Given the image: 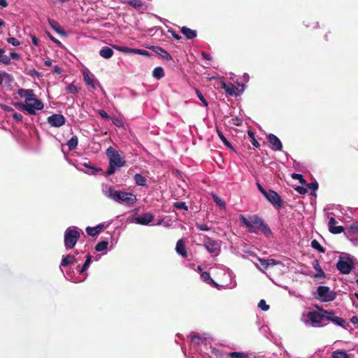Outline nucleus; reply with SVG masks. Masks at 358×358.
<instances>
[{"mask_svg": "<svg viewBox=\"0 0 358 358\" xmlns=\"http://www.w3.org/2000/svg\"><path fill=\"white\" fill-rule=\"evenodd\" d=\"M92 263V256L83 250L64 256L59 266L66 280L75 283L83 282L87 277V270Z\"/></svg>", "mask_w": 358, "mask_h": 358, "instance_id": "f257e3e1", "label": "nucleus"}, {"mask_svg": "<svg viewBox=\"0 0 358 358\" xmlns=\"http://www.w3.org/2000/svg\"><path fill=\"white\" fill-rule=\"evenodd\" d=\"M101 192L108 199L125 206L131 207L137 201L136 196L132 192L116 190L113 186L106 184L101 185Z\"/></svg>", "mask_w": 358, "mask_h": 358, "instance_id": "f03ea898", "label": "nucleus"}, {"mask_svg": "<svg viewBox=\"0 0 358 358\" xmlns=\"http://www.w3.org/2000/svg\"><path fill=\"white\" fill-rule=\"evenodd\" d=\"M239 218L241 224L248 228L249 232L258 234V231L259 230L266 236H271L272 235L270 227L259 216L252 215L246 218L241 215Z\"/></svg>", "mask_w": 358, "mask_h": 358, "instance_id": "7ed1b4c3", "label": "nucleus"}, {"mask_svg": "<svg viewBox=\"0 0 358 358\" xmlns=\"http://www.w3.org/2000/svg\"><path fill=\"white\" fill-rule=\"evenodd\" d=\"M81 234H83V231L76 226L69 227L65 230L64 244L66 250H71L76 246Z\"/></svg>", "mask_w": 358, "mask_h": 358, "instance_id": "20e7f679", "label": "nucleus"}, {"mask_svg": "<svg viewBox=\"0 0 358 358\" xmlns=\"http://www.w3.org/2000/svg\"><path fill=\"white\" fill-rule=\"evenodd\" d=\"M322 313L310 311L307 314L306 322L312 327H322L326 321V313L320 309Z\"/></svg>", "mask_w": 358, "mask_h": 358, "instance_id": "39448f33", "label": "nucleus"}, {"mask_svg": "<svg viewBox=\"0 0 358 358\" xmlns=\"http://www.w3.org/2000/svg\"><path fill=\"white\" fill-rule=\"evenodd\" d=\"M203 246L212 257L217 256L221 250V241L204 236Z\"/></svg>", "mask_w": 358, "mask_h": 358, "instance_id": "423d86ee", "label": "nucleus"}, {"mask_svg": "<svg viewBox=\"0 0 358 358\" xmlns=\"http://www.w3.org/2000/svg\"><path fill=\"white\" fill-rule=\"evenodd\" d=\"M354 268L353 259L350 256L340 257L336 263V268L342 274H349Z\"/></svg>", "mask_w": 358, "mask_h": 358, "instance_id": "0eeeda50", "label": "nucleus"}, {"mask_svg": "<svg viewBox=\"0 0 358 358\" xmlns=\"http://www.w3.org/2000/svg\"><path fill=\"white\" fill-rule=\"evenodd\" d=\"M106 154L109 157V164L117 168L124 166L125 161L120 157V154L112 147L106 150Z\"/></svg>", "mask_w": 358, "mask_h": 358, "instance_id": "6e6552de", "label": "nucleus"}, {"mask_svg": "<svg viewBox=\"0 0 358 358\" xmlns=\"http://www.w3.org/2000/svg\"><path fill=\"white\" fill-rule=\"evenodd\" d=\"M317 293L319 299L324 302L332 301L336 297V292L330 290L329 287L327 286H319L317 289Z\"/></svg>", "mask_w": 358, "mask_h": 358, "instance_id": "1a4fd4ad", "label": "nucleus"}, {"mask_svg": "<svg viewBox=\"0 0 358 358\" xmlns=\"http://www.w3.org/2000/svg\"><path fill=\"white\" fill-rule=\"evenodd\" d=\"M195 351L199 352L203 357L206 355L210 358H220L222 357L221 352L217 349L211 345L208 346V343L204 344V349L195 348Z\"/></svg>", "mask_w": 358, "mask_h": 358, "instance_id": "9d476101", "label": "nucleus"}, {"mask_svg": "<svg viewBox=\"0 0 358 358\" xmlns=\"http://www.w3.org/2000/svg\"><path fill=\"white\" fill-rule=\"evenodd\" d=\"M154 220V216L150 213H145L141 215L133 216L131 222L141 225H149Z\"/></svg>", "mask_w": 358, "mask_h": 358, "instance_id": "9b49d317", "label": "nucleus"}, {"mask_svg": "<svg viewBox=\"0 0 358 358\" xmlns=\"http://www.w3.org/2000/svg\"><path fill=\"white\" fill-rule=\"evenodd\" d=\"M26 103V111L31 115H35L37 110H41L44 108L43 103L37 98L32 99L31 101H28Z\"/></svg>", "mask_w": 358, "mask_h": 358, "instance_id": "f8f14e48", "label": "nucleus"}, {"mask_svg": "<svg viewBox=\"0 0 358 358\" xmlns=\"http://www.w3.org/2000/svg\"><path fill=\"white\" fill-rule=\"evenodd\" d=\"M324 313H326V320L331 321L335 324L342 327L345 329L349 327V324L347 323L343 318L336 316L333 311L324 310Z\"/></svg>", "mask_w": 358, "mask_h": 358, "instance_id": "ddd939ff", "label": "nucleus"}, {"mask_svg": "<svg viewBox=\"0 0 358 358\" xmlns=\"http://www.w3.org/2000/svg\"><path fill=\"white\" fill-rule=\"evenodd\" d=\"M83 79L86 85L96 90L97 87H101L99 82L96 80L93 74L89 70L86 69L83 72Z\"/></svg>", "mask_w": 358, "mask_h": 358, "instance_id": "4468645a", "label": "nucleus"}, {"mask_svg": "<svg viewBox=\"0 0 358 358\" xmlns=\"http://www.w3.org/2000/svg\"><path fill=\"white\" fill-rule=\"evenodd\" d=\"M47 122L53 127H60L66 122L64 116L62 114H54L49 116Z\"/></svg>", "mask_w": 358, "mask_h": 358, "instance_id": "2eb2a0df", "label": "nucleus"}, {"mask_svg": "<svg viewBox=\"0 0 358 358\" xmlns=\"http://www.w3.org/2000/svg\"><path fill=\"white\" fill-rule=\"evenodd\" d=\"M264 196L271 203L282 207V199L276 192L269 189Z\"/></svg>", "mask_w": 358, "mask_h": 358, "instance_id": "dca6fc26", "label": "nucleus"}, {"mask_svg": "<svg viewBox=\"0 0 358 358\" xmlns=\"http://www.w3.org/2000/svg\"><path fill=\"white\" fill-rule=\"evenodd\" d=\"M268 143L271 144V148L274 151H281L282 144L280 140L274 134H269L266 136Z\"/></svg>", "mask_w": 358, "mask_h": 358, "instance_id": "f3484780", "label": "nucleus"}, {"mask_svg": "<svg viewBox=\"0 0 358 358\" xmlns=\"http://www.w3.org/2000/svg\"><path fill=\"white\" fill-rule=\"evenodd\" d=\"M336 223L337 222L333 217L329 218L328 227L331 234H338L344 231V228L342 226H336Z\"/></svg>", "mask_w": 358, "mask_h": 358, "instance_id": "a211bd4d", "label": "nucleus"}, {"mask_svg": "<svg viewBox=\"0 0 358 358\" xmlns=\"http://www.w3.org/2000/svg\"><path fill=\"white\" fill-rule=\"evenodd\" d=\"M176 252L178 255L184 258L187 257V251L186 250L185 242L182 238L177 241L176 245Z\"/></svg>", "mask_w": 358, "mask_h": 358, "instance_id": "6ab92c4d", "label": "nucleus"}, {"mask_svg": "<svg viewBox=\"0 0 358 358\" xmlns=\"http://www.w3.org/2000/svg\"><path fill=\"white\" fill-rule=\"evenodd\" d=\"M17 94L24 99V102L31 101L32 99L36 98L34 91L32 90L20 89L17 91Z\"/></svg>", "mask_w": 358, "mask_h": 358, "instance_id": "aec40b11", "label": "nucleus"}, {"mask_svg": "<svg viewBox=\"0 0 358 358\" xmlns=\"http://www.w3.org/2000/svg\"><path fill=\"white\" fill-rule=\"evenodd\" d=\"M191 341L194 345H201V349H204V344L207 343L206 338L200 335L192 334Z\"/></svg>", "mask_w": 358, "mask_h": 358, "instance_id": "412c9836", "label": "nucleus"}, {"mask_svg": "<svg viewBox=\"0 0 358 358\" xmlns=\"http://www.w3.org/2000/svg\"><path fill=\"white\" fill-rule=\"evenodd\" d=\"M48 22L49 25L51 27V28L55 32H57V34H59V35H62V36L66 35L65 31L62 29V27L58 22H57L52 19L48 18Z\"/></svg>", "mask_w": 358, "mask_h": 358, "instance_id": "4be33fe9", "label": "nucleus"}, {"mask_svg": "<svg viewBox=\"0 0 358 358\" xmlns=\"http://www.w3.org/2000/svg\"><path fill=\"white\" fill-rule=\"evenodd\" d=\"M152 50L159 55H160L162 58L165 59L167 61L172 60V57L171 55L165 50L164 48L159 46H153Z\"/></svg>", "mask_w": 358, "mask_h": 358, "instance_id": "5701e85b", "label": "nucleus"}, {"mask_svg": "<svg viewBox=\"0 0 358 358\" xmlns=\"http://www.w3.org/2000/svg\"><path fill=\"white\" fill-rule=\"evenodd\" d=\"M313 268L317 271L314 275L315 278H324L325 273L320 265V262L317 259H315L312 263Z\"/></svg>", "mask_w": 358, "mask_h": 358, "instance_id": "b1692460", "label": "nucleus"}, {"mask_svg": "<svg viewBox=\"0 0 358 358\" xmlns=\"http://www.w3.org/2000/svg\"><path fill=\"white\" fill-rule=\"evenodd\" d=\"M181 32L185 36L187 39H193L196 37L197 34L196 30H193L185 26L181 28Z\"/></svg>", "mask_w": 358, "mask_h": 358, "instance_id": "393cba45", "label": "nucleus"}, {"mask_svg": "<svg viewBox=\"0 0 358 358\" xmlns=\"http://www.w3.org/2000/svg\"><path fill=\"white\" fill-rule=\"evenodd\" d=\"M80 165L83 166L87 169L86 171H83L87 174H96L99 171H101V169L94 166L90 162H84V163L80 164Z\"/></svg>", "mask_w": 358, "mask_h": 358, "instance_id": "a878e982", "label": "nucleus"}, {"mask_svg": "<svg viewBox=\"0 0 358 358\" xmlns=\"http://www.w3.org/2000/svg\"><path fill=\"white\" fill-rule=\"evenodd\" d=\"M99 55L104 59H110L113 55V50L112 48L105 46L100 50Z\"/></svg>", "mask_w": 358, "mask_h": 358, "instance_id": "bb28decb", "label": "nucleus"}, {"mask_svg": "<svg viewBox=\"0 0 358 358\" xmlns=\"http://www.w3.org/2000/svg\"><path fill=\"white\" fill-rule=\"evenodd\" d=\"M135 183L138 186L145 187L147 185L146 179L140 173H136L134 176Z\"/></svg>", "mask_w": 358, "mask_h": 358, "instance_id": "cd10ccee", "label": "nucleus"}, {"mask_svg": "<svg viewBox=\"0 0 358 358\" xmlns=\"http://www.w3.org/2000/svg\"><path fill=\"white\" fill-rule=\"evenodd\" d=\"M201 279L203 281L207 282L209 285H214L217 286V285L215 282V281L210 278V273L208 272H202L201 273Z\"/></svg>", "mask_w": 358, "mask_h": 358, "instance_id": "c85d7f7f", "label": "nucleus"}, {"mask_svg": "<svg viewBox=\"0 0 358 358\" xmlns=\"http://www.w3.org/2000/svg\"><path fill=\"white\" fill-rule=\"evenodd\" d=\"M152 76L157 80L161 79L164 76V71L162 67L157 66L152 71Z\"/></svg>", "mask_w": 358, "mask_h": 358, "instance_id": "c756f323", "label": "nucleus"}, {"mask_svg": "<svg viewBox=\"0 0 358 358\" xmlns=\"http://www.w3.org/2000/svg\"><path fill=\"white\" fill-rule=\"evenodd\" d=\"M78 139L76 136H73L67 142L69 150H74L78 146Z\"/></svg>", "mask_w": 358, "mask_h": 358, "instance_id": "7c9ffc66", "label": "nucleus"}, {"mask_svg": "<svg viewBox=\"0 0 358 358\" xmlns=\"http://www.w3.org/2000/svg\"><path fill=\"white\" fill-rule=\"evenodd\" d=\"M222 87L230 96L236 95V90H238V87H234V86L231 87V86L228 85L227 84H226L225 83H222Z\"/></svg>", "mask_w": 358, "mask_h": 358, "instance_id": "2f4dec72", "label": "nucleus"}, {"mask_svg": "<svg viewBox=\"0 0 358 358\" xmlns=\"http://www.w3.org/2000/svg\"><path fill=\"white\" fill-rule=\"evenodd\" d=\"M332 358H349L348 353L343 350H337L332 353Z\"/></svg>", "mask_w": 358, "mask_h": 358, "instance_id": "473e14b6", "label": "nucleus"}, {"mask_svg": "<svg viewBox=\"0 0 358 358\" xmlns=\"http://www.w3.org/2000/svg\"><path fill=\"white\" fill-rule=\"evenodd\" d=\"M108 243L107 241L99 242L96 246L95 250L97 252H102L108 248Z\"/></svg>", "mask_w": 358, "mask_h": 358, "instance_id": "72a5a7b5", "label": "nucleus"}, {"mask_svg": "<svg viewBox=\"0 0 358 358\" xmlns=\"http://www.w3.org/2000/svg\"><path fill=\"white\" fill-rule=\"evenodd\" d=\"M311 246L320 252H324V249L317 240H313L311 241Z\"/></svg>", "mask_w": 358, "mask_h": 358, "instance_id": "f704fd0d", "label": "nucleus"}, {"mask_svg": "<svg viewBox=\"0 0 358 358\" xmlns=\"http://www.w3.org/2000/svg\"><path fill=\"white\" fill-rule=\"evenodd\" d=\"M128 4L136 8H140L143 6V2L141 0H129Z\"/></svg>", "mask_w": 358, "mask_h": 358, "instance_id": "c9c22d12", "label": "nucleus"}, {"mask_svg": "<svg viewBox=\"0 0 358 358\" xmlns=\"http://www.w3.org/2000/svg\"><path fill=\"white\" fill-rule=\"evenodd\" d=\"M217 134L220 138V140L222 141V143L228 148H232V146L231 143L227 141V139L225 138L224 134L220 131L217 130Z\"/></svg>", "mask_w": 358, "mask_h": 358, "instance_id": "e433bc0d", "label": "nucleus"}, {"mask_svg": "<svg viewBox=\"0 0 358 358\" xmlns=\"http://www.w3.org/2000/svg\"><path fill=\"white\" fill-rule=\"evenodd\" d=\"M66 92L69 94H76L78 92V88L73 84H69L66 87Z\"/></svg>", "mask_w": 358, "mask_h": 358, "instance_id": "4c0bfd02", "label": "nucleus"}, {"mask_svg": "<svg viewBox=\"0 0 358 358\" xmlns=\"http://www.w3.org/2000/svg\"><path fill=\"white\" fill-rule=\"evenodd\" d=\"M112 122L113 124L117 127H122L124 126V122L120 117H112Z\"/></svg>", "mask_w": 358, "mask_h": 358, "instance_id": "58836bf2", "label": "nucleus"}, {"mask_svg": "<svg viewBox=\"0 0 358 358\" xmlns=\"http://www.w3.org/2000/svg\"><path fill=\"white\" fill-rule=\"evenodd\" d=\"M292 178L298 180L302 185H306V181L301 174L293 173Z\"/></svg>", "mask_w": 358, "mask_h": 358, "instance_id": "ea45409f", "label": "nucleus"}, {"mask_svg": "<svg viewBox=\"0 0 358 358\" xmlns=\"http://www.w3.org/2000/svg\"><path fill=\"white\" fill-rule=\"evenodd\" d=\"M86 232L89 236H90L92 237H94L99 234L98 230L96 229H95L94 227H87L86 228Z\"/></svg>", "mask_w": 358, "mask_h": 358, "instance_id": "a19ab883", "label": "nucleus"}, {"mask_svg": "<svg viewBox=\"0 0 358 358\" xmlns=\"http://www.w3.org/2000/svg\"><path fill=\"white\" fill-rule=\"evenodd\" d=\"M308 188L311 191L312 194H315V192L318 189V183L315 181L314 182H310L307 184Z\"/></svg>", "mask_w": 358, "mask_h": 358, "instance_id": "79ce46f5", "label": "nucleus"}, {"mask_svg": "<svg viewBox=\"0 0 358 358\" xmlns=\"http://www.w3.org/2000/svg\"><path fill=\"white\" fill-rule=\"evenodd\" d=\"M195 92H196V94L198 98L203 103V106L205 107H208V101H206L205 97L203 96L201 92L197 89L195 90Z\"/></svg>", "mask_w": 358, "mask_h": 358, "instance_id": "37998d69", "label": "nucleus"}, {"mask_svg": "<svg viewBox=\"0 0 358 358\" xmlns=\"http://www.w3.org/2000/svg\"><path fill=\"white\" fill-rule=\"evenodd\" d=\"M258 307L264 311H267L269 309V306L266 304L265 300L264 299L259 301Z\"/></svg>", "mask_w": 358, "mask_h": 358, "instance_id": "c03bdc74", "label": "nucleus"}, {"mask_svg": "<svg viewBox=\"0 0 358 358\" xmlns=\"http://www.w3.org/2000/svg\"><path fill=\"white\" fill-rule=\"evenodd\" d=\"M258 260L264 269H266L270 266V262H273V259H264L260 258H259Z\"/></svg>", "mask_w": 358, "mask_h": 358, "instance_id": "a18cd8bd", "label": "nucleus"}, {"mask_svg": "<svg viewBox=\"0 0 358 358\" xmlns=\"http://www.w3.org/2000/svg\"><path fill=\"white\" fill-rule=\"evenodd\" d=\"M0 62L3 63L5 64H9L10 63V58L8 56L4 55L3 53H1Z\"/></svg>", "mask_w": 358, "mask_h": 358, "instance_id": "49530a36", "label": "nucleus"}, {"mask_svg": "<svg viewBox=\"0 0 358 358\" xmlns=\"http://www.w3.org/2000/svg\"><path fill=\"white\" fill-rule=\"evenodd\" d=\"M196 227L200 231H208L210 230V227L206 224L196 223Z\"/></svg>", "mask_w": 358, "mask_h": 358, "instance_id": "de8ad7c7", "label": "nucleus"}, {"mask_svg": "<svg viewBox=\"0 0 358 358\" xmlns=\"http://www.w3.org/2000/svg\"><path fill=\"white\" fill-rule=\"evenodd\" d=\"M174 206L178 209H183L187 210V206L185 202L178 201L174 203Z\"/></svg>", "mask_w": 358, "mask_h": 358, "instance_id": "09e8293b", "label": "nucleus"}, {"mask_svg": "<svg viewBox=\"0 0 358 358\" xmlns=\"http://www.w3.org/2000/svg\"><path fill=\"white\" fill-rule=\"evenodd\" d=\"M7 42L12 44L13 46H18L20 44V41L14 37L8 38Z\"/></svg>", "mask_w": 358, "mask_h": 358, "instance_id": "8fccbe9b", "label": "nucleus"}, {"mask_svg": "<svg viewBox=\"0 0 358 358\" xmlns=\"http://www.w3.org/2000/svg\"><path fill=\"white\" fill-rule=\"evenodd\" d=\"M229 355L231 358H239L245 357V354L243 352H230Z\"/></svg>", "mask_w": 358, "mask_h": 358, "instance_id": "3c124183", "label": "nucleus"}, {"mask_svg": "<svg viewBox=\"0 0 358 358\" xmlns=\"http://www.w3.org/2000/svg\"><path fill=\"white\" fill-rule=\"evenodd\" d=\"M14 106L19 109L26 111V108H27L26 102H24V103L16 102L14 103Z\"/></svg>", "mask_w": 358, "mask_h": 358, "instance_id": "603ef678", "label": "nucleus"}, {"mask_svg": "<svg viewBox=\"0 0 358 358\" xmlns=\"http://www.w3.org/2000/svg\"><path fill=\"white\" fill-rule=\"evenodd\" d=\"M116 168H117L116 166L109 164V167L106 171V176H110V175L113 174L115 171Z\"/></svg>", "mask_w": 358, "mask_h": 358, "instance_id": "864d4df0", "label": "nucleus"}, {"mask_svg": "<svg viewBox=\"0 0 358 358\" xmlns=\"http://www.w3.org/2000/svg\"><path fill=\"white\" fill-rule=\"evenodd\" d=\"M113 48L115 49H116L117 50H118L120 52H122L123 53H126L127 54V52L128 47L120 46V45H114Z\"/></svg>", "mask_w": 358, "mask_h": 358, "instance_id": "5fc2aeb1", "label": "nucleus"}, {"mask_svg": "<svg viewBox=\"0 0 358 358\" xmlns=\"http://www.w3.org/2000/svg\"><path fill=\"white\" fill-rule=\"evenodd\" d=\"M213 198H214V201L216 202V203L221 206V207H224L225 206V203L224 202L220 199L219 197H217V196H213Z\"/></svg>", "mask_w": 358, "mask_h": 358, "instance_id": "6e6d98bb", "label": "nucleus"}, {"mask_svg": "<svg viewBox=\"0 0 358 358\" xmlns=\"http://www.w3.org/2000/svg\"><path fill=\"white\" fill-rule=\"evenodd\" d=\"M13 117L14 120H15L16 121H18V122H22V118H23V116L22 114L20 113H15L13 115Z\"/></svg>", "mask_w": 358, "mask_h": 358, "instance_id": "4d7b16f0", "label": "nucleus"}, {"mask_svg": "<svg viewBox=\"0 0 358 358\" xmlns=\"http://www.w3.org/2000/svg\"><path fill=\"white\" fill-rule=\"evenodd\" d=\"M98 113L100 115V116L102 118H103L105 120L109 119V116H108V115L107 114V113L105 110H98Z\"/></svg>", "mask_w": 358, "mask_h": 358, "instance_id": "13d9d810", "label": "nucleus"}, {"mask_svg": "<svg viewBox=\"0 0 358 358\" xmlns=\"http://www.w3.org/2000/svg\"><path fill=\"white\" fill-rule=\"evenodd\" d=\"M136 54L140 55H143V56H149L150 55L149 52H148L145 50H143V49H137Z\"/></svg>", "mask_w": 358, "mask_h": 358, "instance_id": "bf43d9fd", "label": "nucleus"}, {"mask_svg": "<svg viewBox=\"0 0 358 358\" xmlns=\"http://www.w3.org/2000/svg\"><path fill=\"white\" fill-rule=\"evenodd\" d=\"M257 188L259 190V192L264 195L265 196L266 194L268 192V191L265 190L264 188L259 184V183H257Z\"/></svg>", "mask_w": 358, "mask_h": 358, "instance_id": "052dcab7", "label": "nucleus"}, {"mask_svg": "<svg viewBox=\"0 0 358 358\" xmlns=\"http://www.w3.org/2000/svg\"><path fill=\"white\" fill-rule=\"evenodd\" d=\"M48 36L52 42H54L56 44L61 45V42L57 38H55L54 36H52L50 34H48Z\"/></svg>", "mask_w": 358, "mask_h": 358, "instance_id": "680f3d73", "label": "nucleus"}, {"mask_svg": "<svg viewBox=\"0 0 358 358\" xmlns=\"http://www.w3.org/2000/svg\"><path fill=\"white\" fill-rule=\"evenodd\" d=\"M10 56L13 59H18L20 58V55L15 52H10Z\"/></svg>", "mask_w": 358, "mask_h": 358, "instance_id": "e2e57ef3", "label": "nucleus"}, {"mask_svg": "<svg viewBox=\"0 0 358 358\" xmlns=\"http://www.w3.org/2000/svg\"><path fill=\"white\" fill-rule=\"evenodd\" d=\"M296 190L300 194H305L306 192V189L304 187L300 186H298L296 188Z\"/></svg>", "mask_w": 358, "mask_h": 358, "instance_id": "0e129e2a", "label": "nucleus"}, {"mask_svg": "<svg viewBox=\"0 0 358 358\" xmlns=\"http://www.w3.org/2000/svg\"><path fill=\"white\" fill-rule=\"evenodd\" d=\"M251 143H252V145L254 147H255V148H259V143L256 140L255 137L252 138V139H251Z\"/></svg>", "mask_w": 358, "mask_h": 358, "instance_id": "69168bd1", "label": "nucleus"}, {"mask_svg": "<svg viewBox=\"0 0 358 358\" xmlns=\"http://www.w3.org/2000/svg\"><path fill=\"white\" fill-rule=\"evenodd\" d=\"M350 322L353 324H358V317H357V316L352 317L351 319H350Z\"/></svg>", "mask_w": 358, "mask_h": 358, "instance_id": "338daca9", "label": "nucleus"}, {"mask_svg": "<svg viewBox=\"0 0 358 358\" xmlns=\"http://www.w3.org/2000/svg\"><path fill=\"white\" fill-rule=\"evenodd\" d=\"M201 55H202L203 57L205 58L206 59H207V60H210L211 59V56L209 54H208V53H206L205 52H203L201 53Z\"/></svg>", "mask_w": 358, "mask_h": 358, "instance_id": "774afa93", "label": "nucleus"}]
</instances>
